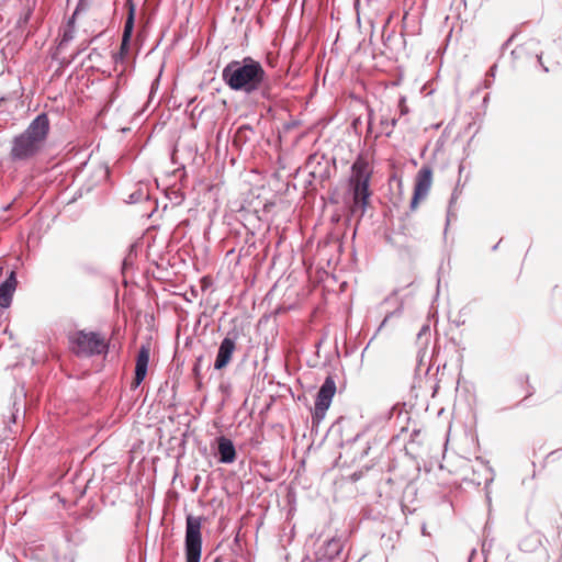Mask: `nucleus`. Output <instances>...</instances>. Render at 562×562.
<instances>
[{"mask_svg":"<svg viewBox=\"0 0 562 562\" xmlns=\"http://www.w3.org/2000/svg\"><path fill=\"white\" fill-rule=\"evenodd\" d=\"M139 198H140V195H139L138 191H135L128 195V200H126V202L131 203V204L137 203Z\"/></svg>","mask_w":562,"mask_h":562,"instance_id":"17","label":"nucleus"},{"mask_svg":"<svg viewBox=\"0 0 562 562\" xmlns=\"http://www.w3.org/2000/svg\"><path fill=\"white\" fill-rule=\"evenodd\" d=\"M485 474H487V467L479 458L474 461L469 459L462 460L460 475L463 481L480 485Z\"/></svg>","mask_w":562,"mask_h":562,"instance_id":"9","label":"nucleus"},{"mask_svg":"<svg viewBox=\"0 0 562 562\" xmlns=\"http://www.w3.org/2000/svg\"><path fill=\"white\" fill-rule=\"evenodd\" d=\"M157 2L158 0H145V2L143 3V8L145 7V4H147L148 7L156 5Z\"/></svg>","mask_w":562,"mask_h":562,"instance_id":"19","label":"nucleus"},{"mask_svg":"<svg viewBox=\"0 0 562 562\" xmlns=\"http://www.w3.org/2000/svg\"><path fill=\"white\" fill-rule=\"evenodd\" d=\"M217 450L220 454V462L233 463L236 460V449L231 439L221 436L217 438Z\"/></svg>","mask_w":562,"mask_h":562,"instance_id":"12","label":"nucleus"},{"mask_svg":"<svg viewBox=\"0 0 562 562\" xmlns=\"http://www.w3.org/2000/svg\"><path fill=\"white\" fill-rule=\"evenodd\" d=\"M154 321L155 319H154V315L153 314H149V315L145 316V322L148 325V330H149L148 340H153L154 339V334H156V331L154 329V327H155Z\"/></svg>","mask_w":562,"mask_h":562,"instance_id":"15","label":"nucleus"},{"mask_svg":"<svg viewBox=\"0 0 562 562\" xmlns=\"http://www.w3.org/2000/svg\"><path fill=\"white\" fill-rule=\"evenodd\" d=\"M202 519L189 515L186 528V562H200L202 551Z\"/></svg>","mask_w":562,"mask_h":562,"instance_id":"5","label":"nucleus"},{"mask_svg":"<svg viewBox=\"0 0 562 562\" xmlns=\"http://www.w3.org/2000/svg\"><path fill=\"white\" fill-rule=\"evenodd\" d=\"M89 44H90V42H89V43H87L86 45H83V47H82L78 53H80L81 50L87 49V46H88Z\"/></svg>","mask_w":562,"mask_h":562,"instance_id":"20","label":"nucleus"},{"mask_svg":"<svg viewBox=\"0 0 562 562\" xmlns=\"http://www.w3.org/2000/svg\"><path fill=\"white\" fill-rule=\"evenodd\" d=\"M239 336V330L237 328H233L222 340L214 362V368L216 370H222L229 364L233 358V353L236 350V342Z\"/></svg>","mask_w":562,"mask_h":562,"instance_id":"8","label":"nucleus"},{"mask_svg":"<svg viewBox=\"0 0 562 562\" xmlns=\"http://www.w3.org/2000/svg\"><path fill=\"white\" fill-rule=\"evenodd\" d=\"M336 390L335 380L333 376L328 375L317 393L314 411L312 413L313 420L319 422L325 417V414L331 404V400L336 394Z\"/></svg>","mask_w":562,"mask_h":562,"instance_id":"6","label":"nucleus"},{"mask_svg":"<svg viewBox=\"0 0 562 562\" xmlns=\"http://www.w3.org/2000/svg\"><path fill=\"white\" fill-rule=\"evenodd\" d=\"M371 176L372 167L369 158L366 155H359L351 166V176L349 179L353 199V203L350 206L352 213L358 211H360L361 215L364 213L371 194L369 191Z\"/></svg>","mask_w":562,"mask_h":562,"instance_id":"3","label":"nucleus"},{"mask_svg":"<svg viewBox=\"0 0 562 562\" xmlns=\"http://www.w3.org/2000/svg\"><path fill=\"white\" fill-rule=\"evenodd\" d=\"M72 38H74V27H72V22H70L69 27L64 31L59 46L61 47L63 45H65L66 43L71 41Z\"/></svg>","mask_w":562,"mask_h":562,"instance_id":"14","label":"nucleus"},{"mask_svg":"<svg viewBox=\"0 0 562 562\" xmlns=\"http://www.w3.org/2000/svg\"><path fill=\"white\" fill-rule=\"evenodd\" d=\"M137 519L140 518V510L137 512V515H136Z\"/></svg>","mask_w":562,"mask_h":562,"instance_id":"22","label":"nucleus"},{"mask_svg":"<svg viewBox=\"0 0 562 562\" xmlns=\"http://www.w3.org/2000/svg\"><path fill=\"white\" fill-rule=\"evenodd\" d=\"M134 14H135V7H134V4H131L130 10H128V16H127V20L124 25V32H123L122 43H121V47H120V59L121 60H124L130 52V40H131L133 27H134Z\"/></svg>","mask_w":562,"mask_h":562,"instance_id":"11","label":"nucleus"},{"mask_svg":"<svg viewBox=\"0 0 562 562\" xmlns=\"http://www.w3.org/2000/svg\"><path fill=\"white\" fill-rule=\"evenodd\" d=\"M50 121L46 113L38 114L27 127L10 142L9 160L12 164L34 161L46 149Z\"/></svg>","mask_w":562,"mask_h":562,"instance_id":"1","label":"nucleus"},{"mask_svg":"<svg viewBox=\"0 0 562 562\" xmlns=\"http://www.w3.org/2000/svg\"><path fill=\"white\" fill-rule=\"evenodd\" d=\"M134 358H135V370H134L135 376L132 382V386L137 387L138 385H140V350L135 351Z\"/></svg>","mask_w":562,"mask_h":562,"instance_id":"13","label":"nucleus"},{"mask_svg":"<svg viewBox=\"0 0 562 562\" xmlns=\"http://www.w3.org/2000/svg\"><path fill=\"white\" fill-rule=\"evenodd\" d=\"M70 349L77 356L89 357L106 350L105 337L98 333L80 330L69 336Z\"/></svg>","mask_w":562,"mask_h":562,"instance_id":"4","label":"nucleus"},{"mask_svg":"<svg viewBox=\"0 0 562 562\" xmlns=\"http://www.w3.org/2000/svg\"><path fill=\"white\" fill-rule=\"evenodd\" d=\"M222 77L232 90L246 93L261 89L267 81L263 67L251 57L231 61L223 69Z\"/></svg>","mask_w":562,"mask_h":562,"instance_id":"2","label":"nucleus"},{"mask_svg":"<svg viewBox=\"0 0 562 562\" xmlns=\"http://www.w3.org/2000/svg\"><path fill=\"white\" fill-rule=\"evenodd\" d=\"M140 467V461H138L135 465L136 470Z\"/></svg>","mask_w":562,"mask_h":562,"instance_id":"21","label":"nucleus"},{"mask_svg":"<svg viewBox=\"0 0 562 562\" xmlns=\"http://www.w3.org/2000/svg\"><path fill=\"white\" fill-rule=\"evenodd\" d=\"M135 247H136L135 245L132 246L131 252L134 251ZM131 257H132V254H130L128 257L124 260V263H123V269L124 270L126 269V267H127V265H128V262L131 260Z\"/></svg>","mask_w":562,"mask_h":562,"instance_id":"18","label":"nucleus"},{"mask_svg":"<svg viewBox=\"0 0 562 562\" xmlns=\"http://www.w3.org/2000/svg\"><path fill=\"white\" fill-rule=\"evenodd\" d=\"M18 281L15 272L11 271L10 276L0 284V306L7 308L12 302Z\"/></svg>","mask_w":562,"mask_h":562,"instance_id":"10","label":"nucleus"},{"mask_svg":"<svg viewBox=\"0 0 562 562\" xmlns=\"http://www.w3.org/2000/svg\"><path fill=\"white\" fill-rule=\"evenodd\" d=\"M432 186V169L428 166H423L415 178L414 192L411 200L409 207L416 211L422 200L426 199Z\"/></svg>","mask_w":562,"mask_h":562,"instance_id":"7","label":"nucleus"},{"mask_svg":"<svg viewBox=\"0 0 562 562\" xmlns=\"http://www.w3.org/2000/svg\"><path fill=\"white\" fill-rule=\"evenodd\" d=\"M148 362H149V348L143 346V379L146 375Z\"/></svg>","mask_w":562,"mask_h":562,"instance_id":"16","label":"nucleus"}]
</instances>
